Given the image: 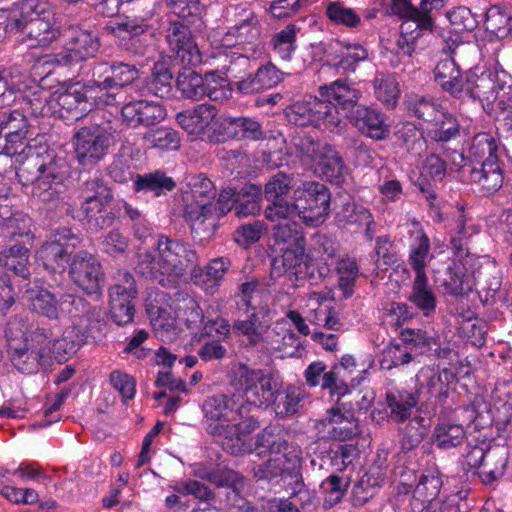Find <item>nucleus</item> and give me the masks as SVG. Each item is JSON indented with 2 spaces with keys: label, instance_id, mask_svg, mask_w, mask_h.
I'll list each match as a JSON object with an SVG mask.
<instances>
[{
  "label": "nucleus",
  "instance_id": "nucleus-1",
  "mask_svg": "<svg viewBox=\"0 0 512 512\" xmlns=\"http://www.w3.org/2000/svg\"><path fill=\"white\" fill-rule=\"evenodd\" d=\"M166 4L179 18L169 20L165 29V40L170 51L184 64H200L202 58L195 34L202 33L206 28L204 7L199 0H166Z\"/></svg>",
  "mask_w": 512,
  "mask_h": 512
},
{
  "label": "nucleus",
  "instance_id": "nucleus-2",
  "mask_svg": "<svg viewBox=\"0 0 512 512\" xmlns=\"http://www.w3.org/2000/svg\"><path fill=\"white\" fill-rule=\"evenodd\" d=\"M16 175L22 185L32 186L31 195L41 203H56L68 189L70 165L64 157L47 155L22 163Z\"/></svg>",
  "mask_w": 512,
  "mask_h": 512
},
{
  "label": "nucleus",
  "instance_id": "nucleus-3",
  "mask_svg": "<svg viewBox=\"0 0 512 512\" xmlns=\"http://www.w3.org/2000/svg\"><path fill=\"white\" fill-rule=\"evenodd\" d=\"M15 34L22 35L20 41L29 48L45 47L60 35L54 27V13L47 2L20 0L15 3Z\"/></svg>",
  "mask_w": 512,
  "mask_h": 512
},
{
  "label": "nucleus",
  "instance_id": "nucleus-4",
  "mask_svg": "<svg viewBox=\"0 0 512 512\" xmlns=\"http://www.w3.org/2000/svg\"><path fill=\"white\" fill-rule=\"evenodd\" d=\"M285 116L295 126H313L329 131H334L342 122L337 109L324 98L316 96L292 103L285 109Z\"/></svg>",
  "mask_w": 512,
  "mask_h": 512
},
{
  "label": "nucleus",
  "instance_id": "nucleus-5",
  "mask_svg": "<svg viewBox=\"0 0 512 512\" xmlns=\"http://www.w3.org/2000/svg\"><path fill=\"white\" fill-rule=\"evenodd\" d=\"M296 214L310 227L322 224L330 212L331 192L320 182H305L293 191Z\"/></svg>",
  "mask_w": 512,
  "mask_h": 512
},
{
  "label": "nucleus",
  "instance_id": "nucleus-6",
  "mask_svg": "<svg viewBox=\"0 0 512 512\" xmlns=\"http://www.w3.org/2000/svg\"><path fill=\"white\" fill-rule=\"evenodd\" d=\"M67 272L72 283L85 294L101 296L105 274L95 255L86 250L76 252L70 260Z\"/></svg>",
  "mask_w": 512,
  "mask_h": 512
},
{
  "label": "nucleus",
  "instance_id": "nucleus-7",
  "mask_svg": "<svg viewBox=\"0 0 512 512\" xmlns=\"http://www.w3.org/2000/svg\"><path fill=\"white\" fill-rule=\"evenodd\" d=\"M230 22L224 41L227 45L248 44L259 46L261 43V24L256 13L248 6L234 5L227 9Z\"/></svg>",
  "mask_w": 512,
  "mask_h": 512
},
{
  "label": "nucleus",
  "instance_id": "nucleus-8",
  "mask_svg": "<svg viewBox=\"0 0 512 512\" xmlns=\"http://www.w3.org/2000/svg\"><path fill=\"white\" fill-rule=\"evenodd\" d=\"M111 143L109 127L99 124L84 126L74 135L76 158L82 165L96 163L106 155Z\"/></svg>",
  "mask_w": 512,
  "mask_h": 512
},
{
  "label": "nucleus",
  "instance_id": "nucleus-9",
  "mask_svg": "<svg viewBox=\"0 0 512 512\" xmlns=\"http://www.w3.org/2000/svg\"><path fill=\"white\" fill-rule=\"evenodd\" d=\"M157 250L159 256L163 257V269L170 271L174 281L198 266L196 251L180 240L160 235Z\"/></svg>",
  "mask_w": 512,
  "mask_h": 512
},
{
  "label": "nucleus",
  "instance_id": "nucleus-10",
  "mask_svg": "<svg viewBox=\"0 0 512 512\" xmlns=\"http://www.w3.org/2000/svg\"><path fill=\"white\" fill-rule=\"evenodd\" d=\"M237 381L241 387L245 404H251L257 408L269 407V403L277 389L278 384L271 375L262 370L250 369L247 365L240 364L237 372Z\"/></svg>",
  "mask_w": 512,
  "mask_h": 512
},
{
  "label": "nucleus",
  "instance_id": "nucleus-11",
  "mask_svg": "<svg viewBox=\"0 0 512 512\" xmlns=\"http://www.w3.org/2000/svg\"><path fill=\"white\" fill-rule=\"evenodd\" d=\"M505 78L504 72L486 70L478 74L470 71L464 85V98L467 96L473 101H478L483 109L487 110L497 100L499 91L507 87Z\"/></svg>",
  "mask_w": 512,
  "mask_h": 512
},
{
  "label": "nucleus",
  "instance_id": "nucleus-12",
  "mask_svg": "<svg viewBox=\"0 0 512 512\" xmlns=\"http://www.w3.org/2000/svg\"><path fill=\"white\" fill-rule=\"evenodd\" d=\"M191 66L185 64L177 72L175 86L181 96L193 101H200L206 96L210 99H215L216 96L214 94L217 92V89L212 87L211 83L215 82L216 73L208 72L202 76Z\"/></svg>",
  "mask_w": 512,
  "mask_h": 512
},
{
  "label": "nucleus",
  "instance_id": "nucleus-13",
  "mask_svg": "<svg viewBox=\"0 0 512 512\" xmlns=\"http://www.w3.org/2000/svg\"><path fill=\"white\" fill-rule=\"evenodd\" d=\"M236 408L234 399L227 395L208 397L202 405L206 421H211L207 426V432L213 436L226 434L230 428V422L234 421Z\"/></svg>",
  "mask_w": 512,
  "mask_h": 512
},
{
  "label": "nucleus",
  "instance_id": "nucleus-14",
  "mask_svg": "<svg viewBox=\"0 0 512 512\" xmlns=\"http://www.w3.org/2000/svg\"><path fill=\"white\" fill-rule=\"evenodd\" d=\"M346 118L362 135L373 140H385L390 134L386 116L376 108L359 104Z\"/></svg>",
  "mask_w": 512,
  "mask_h": 512
},
{
  "label": "nucleus",
  "instance_id": "nucleus-15",
  "mask_svg": "<svg viewBox=\"0 0 512 512\" xmlns=\"http://www.w3.org/2000/svg\"><path fill=\"white\" fill-rule=\"evenodd\" d=\"M123 121L131 128L143 126L153 129L166 118V109L159 103L144 100L131 101L121 108Z\"/></svg>",
  "mask_w": 512,
  "mask_h": 512
},
{
  "label": "nucleus",
  "instance_id": "nucleus-16",
  "mask_svg": "<svg viewBox=\"0 0 512 512\" xmlns=\"http://www.w3.org/2000/svg\"><path fill=\"white\" fill-rule=\"evenodd\" d=\"M320 97L333 105L337 111H343L348 116L358 106L362 93L347 79H337L330 84L318 87Z\"/></svg>",
  "mask_w": 512,
  "mask_h": 512
},
{
  "label": "nucleus",
  "instance_id": "nucleus-17",
  "mask_svg": "<svg viewBox=\"0 0 512 512\" xmlns=\"http://www.w3.org/2000/svg\"><path fill=\"white\" fill-rule=\"evenodd\" d=\"M442 485V477L437 469L423 471L414 487L410 501L412 512L428 510L432 502L439 496Z\"/></svg>",
  "mask_w": 512,
  "mask_h": 512
},
{
  "label": "nucleus",
  "instance_id": "nucleus-18",
  "mask_svg": "<svg viewBox=\"0 0 512 512\" xmlns=\"http://www.w3.org/2000/svg\"><path fill=\"white\" fill-rule=\"evenodd\" d=\"M318 168L326 181L339 187H343L349 180V168L336 148L325 143L319 149Z\"/></svg>",
  "mask_w": 512,
  "mask_h": 512
},
{
  "label": "nucleus",
  "instance_id": "nucleus-19",
  "mask_svg": "<svg viewBox=\"0 0 512 512\" xmlns=\"http://www.w3.org/2000/svg\"><path fill=\"white\" fill-rule=\"evenodd\" d=\"M132 181V189L135 193L154 198L166 196L176 188L175 180L160 169L136 174Z\"/></svg>",
  "mask_w": 512,
  "mask_h": 512
},
{
  "label": "nucleus",
  "instance_id": "nucleus-20",
  "mask_svg": "<svg viewBox=\"0 0 512 512\" xmlns=\"http://www.w3.org/2000/svg\"><path fill=\"white\" fill-rule=\"evenodd\" d=\"M249 78L243 84H240L239 93L242 95H252L277 86L283 80V72L277 69L273 64L266 63L254 68L249 72Z\"/></svg>",
  "mask_w": 512,
  "mask_h": 512
},
{
  "label": "nucleus",
  "instance_id": "nucleus-21",
  "mask_svg": "<svg viewBox=\"0 0 512 512\" xmlns=\"http://www.w3.org/2000/svg\"><path fill=\"white\" fill-rule=\"evenodd\" d=\"M280 251L282 254L271 260L270 279L276 280L285 274L289 276V280L296 279L308 257L305 253V245L280 248Z\"/></svg>",
  "mask_w": 512,
  "mask_h": 512
},
{
  "label": "nucleus",
  "instance_id": "nucleus-22",
  "mask_svg": "<svg viewBox=\"0 0 512 512\" xmlns=\"http://www.w3.org/2000/svg\"><path fill=\"white\" fill-rule=\"evenodd\" d=\"M216 197V189L213 182L203 174L193 178L190 190L183 193L184 209L211 212L212 201Z\"/></svg>",
  "mask_w": 512,
  "mask_h": 512
},
{
  "label": "nucleus",
  "instance_id": "nucleus-23",
  "mask_svg": "<svg viewBox=\"0 0 512 512\" xmlns=\"http://www.w3.org/2000/svg\"><path fill=\"white\" fill-rule=\"evenodd\" d=\"M435 82L450 95L464 99V82L461 67L454 60L442 59L434 69Z\"/></svg>",
  "mask_w": 512,
  "mask_h": 512
},
{
  "label": "nucleus",
  "instance_id": "nucleus-24",
  "mask_svg": "<svg viewBox=\"0 0 512 512\" xmlns=\"http://www.w3.org/2000/svg\"><path fill=\"white\" fill-rule=\"evenodd\" d=\"M78 190L84 199L83 202H112L114 200L111 187L98 171H81L78 177Z\"/></svg>",
  "mask_w": 512,
  "mask_h": 512
},
{
  "label": "nucleus",
  "instance_id": "nucleus-25",
  "mask_svg": "<svg viewBox=\"0 0 512 512\" xmlns=\"http://www.w3.org/2000/svg\"><path fill=\"white\" fill-rule=\"evenodd\" d=\"M66 44L82 62L95 57L101 42L97 35L79 25L70 26L66 31Z\"/></svg>",
  "mask_w": 512,
  "mask_h": 512
},
{
  "label": "nucleus",
  "instance_id": "nucleus-26",
  "mask_svg": "<svg viewBox=\"0 0 512 512\" xmlns=\"http://www.w3.org/2000/svg\"><path fill=\"white\" fill-rule=\"evenodd\" d=\"M217 109L212 104H199L192 110H185L177 114L178 124L189 134H202L213 122Z\"/></svg>",
  "mask_w": 512,
  "mask_h": 512
},
{
  "label": "nucleus",
  "instance_id": "nucleus-27",
  "mask_svg": "<svg viewBox=\"0 0 512 512\" xmlns=\"http://www.w3.org/2000/svg\"><path fill=\"white\" fill-rule=\"evenodd\" d=\"M111 202L95 201L82 202L80 212L83 220L91 232H99L111 227L115 220V212L109 208Z\"/></svg>",
  "mask_w": 512,
  "mask_h": 512
},
{
  "label": "nucleus",
  "instance_id": "nucleus-28",
  "mask_svg": "<svg viewBox=\"0 0 512 512\" xmlns=\"http://www.w3.org/2000/svg\"><path fill=\"white\" fill-rule=\"evenodd\" d=\"M183 217L190 222L191 236L195 243L203 246L213 238L217 224L211 212H202L189 207L183 210Z\"/></svg>",
  "mask_w": 512,
  "mask_h": 512
},
{
  "label": "nucleus",
  "instance_id": "nucleus-29",
  "mask_svg": "<svg viewBox=\"0 0 512 512\" xmlns=\"http://www.w3.org/2000/svg\"><path fill=\"white\" fill-rule=\"evenodd\" d=\"M463 169L468 171L470 182L478 184L488 193H494L502 187L504 177L498 161L484 163L480 167L464 165Z\"/></svg>",
  "mask_w": 512,
  "mask_h": 512
},
{
  "label": "nucleus",
  "instance_id": "nucleus-30",
  "mask_svg": "<svg viewBox=\"0 0 512 512\" xmlns=\"http://www.w3.org/2000/svg\"><path fill=\"white\" fill-rule=\"evenodd\" d=\"M89 337L90 335L82 324L74 323L66 328L62 337L53 342L55 359L62 361L74 355L87 342Z\"/></svg>",
  "mask_w": 512,
  "mask_h": 512
},
{
  "label": "nucleus",
  "instance_id": "nucleus-31",
  "mask_svg": "<svg viewBox=\"0 0 512 512\" xmlns=\"http://www.w3.org/2000/svg\"><path fill=\"white\" fill-rule=\"evenodd\" d=\"M135 271L145 279L156 282L163 287L172 286L175 282L172 275H170V271L166 272L163 269V257L159 256L157 260L150 251L138 254Z\"/></svg>",
  "mask_w": 512,
  "mask_h": 512
},
{
  "label": "nucleus",
  "instance_id": "nucleus-32",
  "mask_svg": "<svg viewBox=\"0 0 512 512\" xmlns=\"http://www.w3.org/2000/svg\"><path fill=\"white\" fill-rule=\"evenodd\" d=\"M53 101L59 107L61 118L80 119L88 112L83 105V101L75 83L65 89H58L52 94Z\"/></svg>",
  "mask_w": 512,
  "mask_h": 512
},
{
  "label": "nucleus",
  "instance_id": "nucleus-33",
  "mask_svg": "<svg viewBox=\"0 0 512 512\" xmlns=\"http://www.w3.org/2000/svg\"><path fill=\"white\" fill-rule=\"evenodd\" d=\"M335 221L339 227H347L350 225L366 226V234L370 236L373 232L371 225L373 224V216L370 211L347 200L340 206H336Z\"/></svg>",
  "mask_w": 512,
  "mask_h": 512
},
{
  "label": "nucleus",
  "instance_id": "nucleus-34",
  "mask_svg": "<svg viewBox=\"0 0 512 512\" xmlns=\"http://www.w3.org/2000/svg\"><path fill=\"white\" fill-rule=\"evenodd\" d=\"M373 397L361 390H350L337 398L336 405L328 410L329 415L352 419L356 411H366L372 403Z\"/></svg>",
  "mask_w": 512,
  "mask_h": 512
},
{
  "label": "nucleus",
  "instance_id": "nucleus-35",
  "mask_svg": "<svg viewBox=\"0 0 512 512\" xmlns=\"http://www.w3.org/2000/svg\"><path fill=\"white\" fill-rule=\"evenodd\" d=\"M420 395L421 391L409 392L399 389L388 391L385 399L391 410V417L397 422H404L409 419Z\"/></svg>",
  "mask_w": 512,
  "mask_h": 512
},
{
  "label": "nucleus",
  "instance_id": "nucleus-36",
  "mask_svg": "<svg viewBox=\"0 0 512 512\" xmlns=\"http://www.w3.org/2000/svg\"><path fill=\"white\" fill-rule=\"evenodd\" d=\"M256 61L248 56L232 53L227 56L226 62L222 66V72L226 81L232 90L240 91V84H243L249 78V72L254 68Z\"/></svg>",
  "mask_w": 512,
  "mask_h": 512
},
{
  "label": "nucleus",
  "instance_id": "nucleus-37",
  "mask_svg": "<svg viewBox=\"0 0 512 512\" xmlns=\"http://www.w3.org/2000/svg\"><path fill=\"white\" fill-rule=\"evenodd\" d=\"M38 260L43 268L50 274H62L70 265L73 255L56 243L45 242L37 252Z\"/></svg>",
  "mask_w": 512,
  "mask_h": 512
},
{
  "label": "nucleus",
  "instance_id": "nucleus-38",
  "mask_svg": "<svg viewBox=\"0 0 512 512\" xmlns=\"http://www.w3.org/2000/svg\"><path fill=\"white\" fill-rule=\"evenodd\" d=\"M263 190L260 185L248 183L238 189L233 212L238 218L256 215L261 210Z\"/></svg>",
  "mask_w": 512,
  "mask_h": 512
},
{
  "label": "nucleus",
  "instance_id": "nucleus-39",
  "mask_svg": "<svg viewBox=\"0 0 512 512\" xmlns=\"http://www.w3.org/2000/svg\"><path fill=\"white\" fill-rule=\"evenodd\" d=\"M282 469L280 480L291 491V495H303L308 499L309 490L303 480L301 458L295 453L286 455Z\"/></svg>",
  "mask_w": 512,
  "mask_h": 512
},
{
  "label": "nucleus",
  "instance_id": "nucleus-40",
  "mask_svg": "<svg viewBox=\"0 0 512 512\" xmlns=\"http://www.w3.org/2000/svg\"><path fill=\"white\" fill-rule=\"evenodd\" d=\"M29 249L22 244H15L0 252V266L13 271L17 276L28 279L30 273Z\"/></svg>",
  "mask_w": 512,
  "mask_h": 512
},
{
  "label": "nucleus",
  "instance_id": "nucleus-41",
  "mask_svg": "<svg viewBox=\"0 0 512 512\" xmlns=\"http://www.w3.org/2000/svg\"><path fill=\"white\" fill-rule=\"evenodd\" d=\"M409 301L412 302L423 315L431 316L436 311L437 297L428 284L427 275H415L412 291L409 295Z\"/></svg>",
  "mask_w": 512,
  "mask_h": 512
},
{
  "label": "nucleus",
  "instance_id": "nucleus-42",
  "mask_svg": "<svg viewBox=\"0 0 512 512\" xmlns=\"http://www.w3.org/2000/svg\"><path fill=\"white\" fill-rule=\"evenodd\" d=\"M60 298L62 291L54 288H40L32 298V310L50 320H59L61 316Z\"/></svg>",
  "mask_w": 512,
  "mask_h": 512
},
{
  "label": "nucleus",
  "instance_id": "nucleus-43",
  "mask_svg": "<svg viewBox=\"0 0 512 512\" xmlns=\"http://www.w3.org/2000/svg\"><path fill=\"white\" fill-rule=\"evenodd\" d=\"M375 97L388 109H393L400 97L399 84L394 74L377 72L372 80Z\"/></svg>",
  "mask_w": 512,
  "mask_h": 512
},
{
  "label": "nucleus",
  "instance_id": "nucleus-44",
  "mask_svg": "<svg viewBox=\"0 0 512 512\" xmlns=\"http://www.w3.org/2000/svg\"><path fill=\"white\" fill-rule=\"evenodd\" d=\"M398 147L414 156L425 150L426 141L423 133L411 122L400 123L394 133Z\"/></svg>",
  "mask_w": 512,
  "mask_h": 512
},
{
  "label": "nucleus",
  "instance_id": "nucleus-45",
  "mask_svg": "<svg viewBox=\"0 0 512 512\" xmlns=\"http://www.w3.org/2000/svg\"><path fill=\"white\" fill-rule=\"evenodd\" d=\"M497 144L489 133H478L472 138L468 158L471 162H476L480 166L484 163H493L498 161Z\"/></svg>",
  "mask_w": 512,
  "mask_h": 512
},
{
  "label": "nucleus",
  "instance_id": "nucleus-46",
  "mask_svg": "<svg viewBox=\"0 0 512 512\" xmlns=\"http://www.w3.org/2000/svg\"><path fill=\"white\" fill-rule=\"evenodd\" d=\"M9 355L13 366L23 374H33L38 371L41 361L37 351L31 349L27 343L22 346L15 347V340L9 342Z\"/></svg>",
  "mask_w": 512,
  "mask_h": 512
},
{
  "label": "nucleus",
  "instance_id": "nucleus-47",
  "mask_svg": "<svg viewBox=\"0 0 512 512\" xmlns=\"http://www.w3.org/2000/svg\"><path fill=\"white\" fill-rule=\"evenodd\" d=\"M276 427H266L256 437L255 449L259 450V454L269 452L276 456L292 455L289 442L279 435Z\"/></svg>",
  "mask_w": 512,
  "mask_h": 512
},
{
  "label": "nucleus",
  "instance_id": "nucleus-48",
  "mask_svg": "<svg viewBox=\"0 0 512 512\" xmlns=\"http://www.w3.org/2000/svg\"><path fill=\"white\" fill-rule=\"evenodd\" d=\"M228 130L237 140L259 141L266 138L262 123L251 117L230 118Z\"/></svg>",
  "mask_w": 512,
  "mask_h": 512
},
{
  "label": "nucleus",
  "instance_id": "nucleus-49",
  "mask_svg": "<svg viewBox=\"0 0 512 512\" xmlns=\"http://www.w3.org/2000/svg\"><path fill=\"white\" fill-rule=\"evenodd\" d=\"M142 140L147 146L162 151H176L180 148L181 142L178 131L166 126L147 130Z\"/></svg>",
  "mask_w": 512,
  "mask_h": 512
},
{
  "label": "nucleus",
  "instance_id": "nucleus-50",
  "mask_svg": "<svg viewBox=\"0 0 512 512\" xmlns=\"http://www.w3.org/2000/svg\"><path fill=\"white\" fill-rule=\"evenodd\" d=\"M391 10L394 14L406 19L402 29L409 25V22L414 23L419 29L429 30L432 28L431 16L422 12L421 8L414 7L410 0H391Z\"/></svg>",
  "mask_w": 512,
  "mask_h": 512
},
{
  "label": "nucleus",
  "instance_id": "nucleus-51",
  "mask_svg": "<svg viewBox=\"0 0 512 512\" xmlns=\"http://www.w3.org/2000/svg\"><path fill=\"white\" fill-rule=\"evenodd\" d=\"M173 72L163 62H157L152 68L151 76L146 83L148 92L154 96L165 98L171 95Z\"/></svg>",
  "mask_w": 512,
  "mask_h": 512
},
{
  "label": "nucleus",
  "instance_id": "nucleus-52",
  "mask_svg": "<svg viewBox=\"0 0 512 512\" xmlns=\"http://www.w3.org/2000/svg\"><path fill=\"white\" fill-rule=\"evenodd\" d=\"M23 75L12 69L0 72V108L13 103L22 94Z\"/></svg>",
  "mask_w": 512,
  "mask_h": 512
},
{
  "label": "nucleus",
  "instance_id": "nucleus-53",
  "mask_svg": "<svg viewBox=\"0 0 512 512\" xmlns=\"http://www.w3.org/2000/svg\"><path fill=\"white\" fill-rule=\"evenodd\" d=\"M260 410L251 404H241L236 408V415L234 421L230 422V427H233L236 433L245 437L260 427L258 420Z\"/></svg>",
  "mask_w": 512,
  "mask_h": 512
},
{
  "label": "nucleus",
  "instance_id": "nucleus-54",
  "mask_svg": "<svg viewBox=\"0 0 512 512\" xmlns=\"http://www.w3.org/2000/svg\"><path fill=\"white\" fill-rule=\"evenodd\" d=\"M443 52L448 53L447 59L454 60V63L462 67L469 64L476 54V47L471 42H463L459 35L455 34L444 39Z\"/></svg>",
  "mask_w": 512,
  "mask_h": 512
},
{
  "label": "nucleus",
  "instance_id": "nucleus-55",
  "mask_svg": "<svg viewBox=\"0 0 512 512\" xmlns=\"http://www.w3.org/2000/svg\"><path fill=\"white\" fill-rule=\"evenodd\" d=\"M443 285L446 292L453 296H463L472 290L468 276L465 274V267L456 262L447 268Z\"/></svg>",
  "mask_w": 512,
  "mask_h": 512
},
{
  "label": "nucleus",
  "instance_id": "nucleus-56",
  "mask_svg": "<svg viewBox=\"0 0 512 512\" xmlns=\"http://www.w3.org/2000/svg\"><path fill=\"white\" fill-rule=\"evenodd\" d=\"M430 252V240L422 231H418L410 248L409 264L415 275H425V267Z\"/></svg>",
  "mask_w": 512,
  "mask_h": 512
},
{
  "label": "nucleus",
  "instance_id": "nucleus-57",
  "mask_svg": "<svg viewBox=\"0 0 512 512\" xmlns=\"http://www.w3.org/2000/svg\"><path fill=\"white\" fill-rule=\"evenodd\" d=\"M13 199L7 195H0V219L6 225L7 234L4 237H16L26 234L25 228L20 227V221L24 222V216L13 209Z\"/></svg>",
  "mask_w": 512,
  "mask_h": 512
},
{
  "label": "nucleus",
  "instance_id": "nucleus-58",
  "mask_svg": "<svg viewBox=\"0 0 512 512\" xmlns=\"http://www.w3.org/2000/svg\"><path fill=\"white\" fill-rule=\"evenodd\" d=\"M300 398L294 390H281L279 387L269 403L278 418L293 416L298 412Z\"/></svg>",
  "mask_w": 512,
  "mask_h": 512
},
{
  "label": "nucleus",
  "instance_id": "nucleus-59",
  "mask_svg": "<svg viewBox=\"0 0 512 512\" xmlns=\"http://www.w3.org/2000/svg\"><path fill=\"white\" fill-rule=\"evenodd\" d=\"M432 123L427 135L436 142H448L459 135V124L452 115L442 112Z\"/></svg>",
  "mask_w": 512,
  "mask_h": 512
},
{
  "label": "nucleus",
  "instance_id": "nucleus-60",
  "mask_svg": "<svg viewBox=\"0 0 512 512\" xmlns=\"http://www.w3.org/2000/svg\"><path fill=\"white\" fill-rule=\"evenodd\" d=\"M465 438L462 425L442 423L434 430V442L441 449H450L460 445Z\"/></svg>",
  "mask_w": 512,
  "mask_h": 512
},
{
  "label": "nucleus",
  "instance_id": "nucleus-61",
  "mask_svg": "<svg viewBox=\"0 0 512 512\" xmlns=\"http://www.w3.org/2000/svg\"><path fill=\"white\" fill-rule=\"evenodd\" d=\"M406 103L409 112L426 122L432 123L442 113L440 105L425 96L411 95Z\"/></svg>",
  "mask_w": 512,
  "mask_h": 512
},
{
  "label": "nucleus",
  "instance_id": "nucleus-62",
  "mask_svg": "<svg viewBox=\"0 0 512 512\" xmlns=\"http://www.w3.org/2000/svg\"><path fill=\"white\" fill-rule=\"evenodd\" d=\"M512 15L500 5H493L485 13L486 30L497 35H508Z\"/></svg>",
  "mask_w": 512,
  "mask_h": 512
},
{
  "label": "nucleus",
  "instance_id": "nucleus-63",
  "mask_svg": "<svg viewBox=\"0 0 512 512\" xmlns=\"http://www.w3.org/2000/svg\"><path fill=\"white\" fill-rule=\"evenodd\" d=\"M326 16L335 25H343L348 28H355L361 22V17L354 9L345 6L339 1L327 3Z\"/></svg>",
  "mask_w": 512,
  "mask_h": 512
},
{
  "label": "nucleus",
  "instance_id": "nucleus-64",
  "mask_svg": "<svg viewBox=\"0 0 512 512\" xmlns=\"http://www.w3.org/2000/svg\"><path fill=\"white\" fill-rule=\"evenodd\" d=\"M273 237L276 244H282V248H292L306 245V239L301 227L296 222L279 224L274 227Z\"/></svg>",
  "mask_w": 512,
  "mask_h": 512
}]
</instances>
